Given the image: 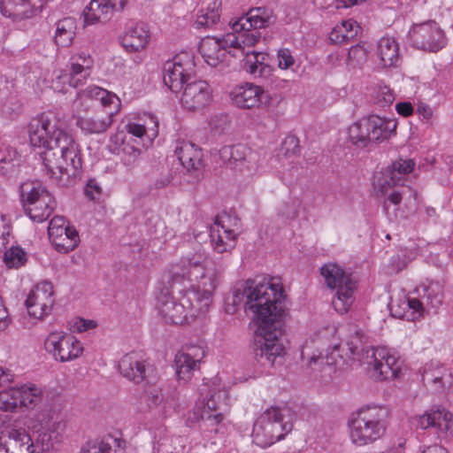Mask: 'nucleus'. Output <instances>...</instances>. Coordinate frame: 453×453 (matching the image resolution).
<instances>
[{"mask_svg":"<svg viewBox=\"0 0 453 453\" xmlns=\"http://www.w3.org/2000/svg\"><path fill=\"white\" fill-rule=\"evenodd\" d=\"M181 355H184L185 357H189L188 359L192 361L191 363L194 364H200L202 359L204 357L205 353L203 348L199 346H189L186 349V350H183L181 352H179Z\"/></svg>","mask_w":453,"mask_h":453,"instance_id":"nucleus-53","label":"nucleus"},{"mask_svg":"<svg viewBox=\"0 0 453 453\" xmlns=\"http://www.w3.org/2000/svg\"><path fill=\"white\" fill-rule=\"evenodd\" d=\"M45 0H0V10L3 15L12 16V12L7 9V4H12L14 7H22V10H15L16 14H22L29 18L42 11Z\"/></svg>","mask_w":453,"mask_h":453,"instance_id":"nucleus-32","label":"nucleus"},{"mask_svg":"<svg viewBox=\"0 0 453 453\" xmlns=\"http://www.w3.org/2000/svg\"><path fill=\"white\" fill-rule=\"evenodd\" d=\"M65 219L60 216H55L50 221L48 227L49 238L58 237L62 234H65L67 228L65 225Z\"/></svg>","mask_w":453,"mask_h":453,"instance_id":"nucleus-49","label":"nucleus"},{"mask_svg":"<svg viewBox=\"0 0 453 453\" xmlns=\"http://www.w3.org/2000/svg\"><path fill=\"white\" fill-rule=\"evenodd\" d=\"M227 34L225 36V43L230 45L232 50H239L242 57H245V47L254 46L259 40L261 35L257 30L243 29Z\"/></svg>","mask_w":453,"mask_h":453,"instance_id":"nucleus-29","label":"nucleus"},{"mask_svg":"<svg viewBox=\"0 0 453 453\" xmlns=\"http://www.w3.org/2000/svg\"><path fill=\"white\" fill-rule=\"evenodd\" d=\"M376 355L379 356V360H384V364L392 367L394 370L400 372V367L397 365V360L395 357L391 356L386 349H375Z\"/></svg>","mask_w":453,"mask_h":453,"instance_id":"nucleus-55","label":"nucleus"},{"mask_svg":"<svg viewBox=\"0 0 453 453\" xmlns=\"http://www.w3.org/2000/svg\"><path fill=\"white\" fill-rule=\"evenodd\" d=\"M299 150V140L295 135L287 136L280 146V152L286 157L296 155Z\"/></svg>","mask_w":453,"mask_h":453,"instance_id":"nucleus-50","label":"nucleus"},{"mask_svg":"<svg viewBox=\"0 0 453 453\" xmlns=\"http://www.w3.org/2000/svg\"><path fill=\"white\" fill-rule=\"evenodd\" d=\"M278 62L280 68L288 69L294 65L295 59L288 49H281L278 51Z\"/></svg>","mask_w":453,"mask_h":453,"instance_id":"nucleus-57","label":"nucleus"},{"mask_svg":"<svg viewBox=\"0 0 453 453\" xmlns=\"http://www.w3.org/2000/svg\"><path fill=\"white\" fill-rule=\"evenodd\" d=\"M105 2L112 13H114L115 12H121L127 3V0H105Z\"/></svg>","mask_w":453,"mask_h":453,"instance_id":"nucleus-64","label":"nucleus"},{"mask_svg":"<svg viewBox=\"0 0 453 453\" xmlns=\"http://www.w3.org/2000/svg\"><path fill=\"white\" fill-rule=\"evenodd\" d=\"M0 453H36L30 435L22 427L6 426L0 435Z\"/></svg>","mask_w":453,"mask_h":453,"instance_id":"nucleus-19","label":"nucleus"},{"mask_svg":"<svg viewBox=\"0 0 453 453\" xmlns=\"http://www.w3.org/2000/svg\"><path fill=\"white\" fill-rule=\"evenodd\" d=\"M194 415L200 421V427L207 432L218 433V426L223 420L220 412H213L203 404H196Z\"/></svg>","mask_w":453,"mask_h":453,"instance_id":"nucleus-36","label":"nucleus"},{"mask_svg":"<svg viewBox=\"0 0 453 453\" xmlns=\"http://www.w3.org/2000/svg\"><path fill=\"white\" fill-rule=\"evenodd\" d=\"M76 20L72 17H66L58 20L56 24L55 42L61 47H69L75 36Z\"/></svg>","mask_w":453,"mask_h":453,"instance_id":"nucleus-34","label":"nucleus"},{"mask_svg":"<svg viewBox=\"0 0 453 453\" xmlns=\"http://www.w3.org/2000/svg\"><path fill=\"white\" fill-rule=\"evenodd\" d=\"M220 0H213L205 9H201L197 14L196 24L197 27H210L216 24L220 17L219 7Z\"/></svg>","mask_w":453,"mask_h":453,"instance_id":"nucleus-40","label":"nucleus"},{"mask_svg":"<svg viewBox=\"0 0 453 453\" xmlns=\"http://www.w3.org/2000/svg\"><path fill=\"white\" fill-rule=\"evenodd\" d=\"M11 396L12 402L8 403L6 410L13 411L18 407L33 409L42 401V391L34 384H26L12 388Z\"/></svg>","mask_w":453,"mask_h":453,"instance_id":"nucleus-24","label":"nucleus"},{"mask_svg":"<svg viewBox=\"0 0 453 453\" xmlns=\"http://www.w3.org/2000/svg\"><path fill=\"white\" fill-rule=\"evenodd\" d=\"M395 128L396 123L393 120L371 115L349 127V138L357 147L365 148L371 143L388 139Z\"/></svg>","mask_w":453,"mask_h":453,"instance_id":"nucleus-8","label":"nucleus"},{"mask_svg":"<svg viewBox=\"0 0 453 453\" xmlns=\"http://www.w3.org/2000/svg\"><path fill=\"white\" fill-rule=\"evenodd\" d=\"M178 159L188 172H194V179L198 181L203 178L201 171L203 154L196 145L190 142H182L175 149Z\"/></svg>","mask_w":453,"mask_h":453,"instance_id":"nucleus-23","label":"nucleus"},{"mask_svg":"<svg viewBox=\"0 0 453 453\" xmlns=\"http://www.w3.org/2000/svg\"><path fill=\"white\" fill-rule=\"evenodd\" d=\"M359 28L355 20H345L332 30L329 39L336 44L347 42L357 36Z\"/></svg>","mask_w":453,"mask_h":453,"instance_id":"nucleus-38","label":"nucleus"},{"mask_svg":"<svg viewBox=\"0 0 453 453\" xmlns=\"http://www.w3.org/2000/svg\"><path fill=\"white\" fill-rule=\"evenodd\" d=\"M163 403L161 389L157 387H150L141 395L138 401V409L142 412H147L157 409Z\"/></svg>","mask_w":453,"mask_h":453,"instance_id":"nucleus-39","label":"nucleus"},{"mask_svg":"<svg viewBox=\"0 0 453 453\" xmlns=\"http://www.w3.org/2000/svg\"><path fill=\"white\" fill-rule=\"evenodd\" d=\"M417 111L424 119H429L433 116V110L431 107L427 104L422 102L418 104Z\"/></svg>","mask_w":453,"mask_h":453,"instance_id":"nucleus-62","label":"nucleus"},{"mask_svg":"<svg viewBox=\"0 0 453 453\" xmlns=\"http://www.w3.org/2000/svg\"><path fill=\"white\" fill-rule=\"evenodd\" d=\"M212 100V89L202 80H189L182 88L181 105L190 111H199L209 105Z\"/></svg>","mask_w":453,"mask_h":453,"instance_id":"nucleus-17","label":"nucleus"},{"mask_svg":"<svg viewBox=\"0 0 453 453\" xmlns=\"http://www.w3.org/2000/svg\"><path fill=\"white\" fill-rule=\"evenodd\" d=\"M363 334L357 331L346 342V357L340 354V346H334V349L324 356H312L309 365H318L322 369L324 365L342 367L343 365H350L357 361L360 365H365L371 376L375 380H391L397 377L399 372L384 364V360H379L375 349L365 345Z\"/></svg>","mask_w":453,"mask_h":453,"instance_id":"nucleus-4","label":"nucleus"},{"mask_svg":"<svg viewBox=\"0 0 453 453\" xmlns=\"http://www.w3.org/2000/svg\"><path fill=\"white\" fill-rule=\"evenodd\" d=\"M113 13L105 0H91L84 12L85 20L88 23L106 22Z\"/></svg>","mask_w":453,"mask_h":453,"instance_id":"nucleus-37","label":"nucleus"},{"mask_svg":"<svg viewBox=\"0 0 453 453\" xmlns=\"http://www.w3.org/2000/svg\"><path fill=\"white\" fill-rule=\"evenodd\" d=\"M395 109L397 112L403 117L411 116L413 113V106L409 102L397 104Z\"/></svg>","mask_w":453,"mask_h":453,"instance_id":"nucleus-60","label":"nucleus"},{"mask_svg":"<svg viewBox=\"0 0 453 453\" xmlns=\"http://www.w3.org/2000/svg\"><path fill=\"white\" fill-rule=\"evenodd\" d=\"M418 426L422 429L435 427L441 432L453 434V415L445 409L431 410L419 417Z\"/></svg>","mask_w":453,"mask_h":453,"instance_id":"nucleus-27","label":"nucleus"},{"mask_svg":"<svg viewBox=\"0 0 453 453\" xmlns=\"http://www.w3.org/2000/svg\"><path fill=\"white\" fill-rule=\"evenodd\" d=\"M180 264L170 272L173 287L180 283L187 291H194L197 296L196 307L207 311L212 294L220 284L222 266L203 254L182 259Z\"/></svg>","mask_w":453,"mask_h":453,"instance_id":"nucleus-3","label":"nucleus"},{"mask_svg":"<svg viewBox=\"0 0 453 453\" xmlns=\"http://www.w3.org/2000/svg\"><path fill=\"white\" fill-rule=\"evenodd\" d=\"M44 349L55 360L62 363L76 359L83 352L80 341L62 332L50 333L44 341Z\"/></svg>","mask_w":453,"mask_h":453,"instance_id":"nucleus-13","label":"nucleus"},{"mask_svg":"<svg viewBox=\"0 0 453 453\" xmlns=\"http://www.w3.org/2000/svg\"><path fill=\"white\" fill-rule=\"evenodd\" d=\"M219 155L223 164L242 173H252L257 168L255 155L245 144L224 146L219 150Z\"/></svg>","mask_w":453,"mask_h":453,"instance_id":"nucleus-16","label":"nucleus"},{"mask_svg":"<svg viewBox=\"0 0 453 453\" xmlns=\"http://www.w3.org/2000/svg\"><path fill=\"white\" fill-rule=\"evenodd\" d=\"M127 157L124 158L125 164H132L141 154V150L135 148L134 145L127 142L121 149V151Z\"/></svg>","mask_w":453,"mask_h":453,"instance_id":"nucleus-56","label":"nucleus"},{"mask_svg":"<svg viewBox=\"0 0 453 453\" xmlns=\"http://www.w3.org/2000/svg\"><path fill=\"white\" fill-rule=\"evenodd\" d=\"M230 97L234 105L243 109L271 106L279 103L276 94L272 95L262 87L252 83L235 87L231 91Z\"/></svg>","mask_w":453,"mask_h":453,"instance_id":"nucleus-11","label":"nucleus"},{"mask_svg":"<svg viewBox=\"0 0 453 453\" xmlns=\"http://www.w3.org/2000/svg\"><path fill=\"white\" fill-rule=\"evenodd\" d=\"M409 38L413 47L423 50L436 52L445 45L444 33L434 21L414 25Z\"/></svg>","mask_w":453,"mask_h":453,"instance_id":"nucleus-14","label":"nucleus"},{"mask_svg":"<svg viewBox=\"0 0 453 453\" xmlns=\"http://www.w3.org/2000/svg\"><path fill=\"white\" fill-rule=\"evenodd\" d=\"M126 134L123 131H118L110 137L108 148L111 153L119 154L124 144H127Z\"/></svg>","mask_w":453,"mask_h":453,"instance_id":"nucleus-52","label":"nucleus"},{"mask_svg":"<svg viewBox=\"0 0 453 453\" xmlns=\"http://www.w3.org/2000/svg\"><path fill=\"white\" fill-rule=\"evenodd\" d=\"M287 296L281 285L272 281L248 280L234 288L226 299V311L234 314L238 307L255 314L257 329L253 343L256 360L263 365H273L285 354L282 342L284 319L287 315Z\"/></svg>","mask_w":453,"mask_h":453,"instance_id":"nucleus-1","label":"nucleus"},{"mask_svg":"<svg viewBox=\"0 0 453 453\" xmlns=\"http://www.w3.org/2000/svg\"><path fill=\"white\" fill-rule=\"evenodd\" d=\"M84 192L87 197L95 201L100 197L102 188L95 179H91L87 182Z\"/></svg>","mask_w":453,"mask_h":453,"instance_id":"nucleus-54","label":"nucleus"},{"mask_svg":"<svg viewBox=\"0 0 453 453\" xmlns=\"http://www.w3.org/2000/svg\"><path fill=\"white\" fill-rule=\"evenodd\" d=\"M119 370L123 377L139 384L142 381L150 382L153 369L137 352H130L123 356L119 362Z\"/></svg>","mask_w":453,"mask_h":453,"instance_id":"nucleus-20","label":"nucleus"},{"mask_svg":"<svg viewBox=\"0 0 453 453\" xmlns=\"http://www.w3.org/2000/svg\"><path fill=\"white\" fill-rule=\"evenodd\" d=\"M28 134L33 147L45 149L40 155L50 178L59 186L68 185L82 164L78 143L46 113L31 120Z\"/></svg>","mask_w":453,"mask_h":453,"instance_id":"nucleus-2","label":"nucleus"},{"mask_svg":"<svg viewBox=\"0 0 453 453\" xmlns=\"http://www.w3.org/2000/svg\"><path fill=\"white\" fill-rule=\"evenodd\" d=\"M220 398L219 393H215L213 395H211V396L206 400V402L203 400L201 404L203 406H206L209 410L212 411L213 412H219L218 410L219 409L218 399Z\"/></svg>","mask_w":453,"mask_h":453,"instance_id":"nucleus-59","label":"nucleus"},{"mask_svg":"<svg viewBox=\"0 0 453 453\" xmlns=\"http://www.w3.org/2000/svg\"><path fill=\"white\" fill-rule=\"evenodd\" d=\"M388 411L380 406H365L353 414L349 421L350 438L359 446L381 438L387 429Z\"/></svg>","mask_w":453,"mask_h":453,"instance_id":"nucleus-6","label":"nucleus"},{"mask_svg":"<svg viewBox=\"0 0 453 453\" xmlns=\"http://www.w3.org/2000/svg\"><path fill=\"white\" fill-rule=\"evenodd\" d=\"M127 127L128 133L137 138L142 137L146 132V129L142 125L128 124L127 126Z\"/></svg>","mask_w":453,"mask_h":453,"instance_id":"nucleus-61","label":"nucleus"},{"mask_svg":"<svg viewBox=\"0 0 453 453\" xmlns=\"http://www.w3.org/2000/svg\"><path fill=\"white\" fill-rule=\"evenodd\" d=\"M27 261V253L19 246H12L4 252V262L8 268H19L23 266Z\"/></svg>","mask_w":453,"mask_h":453,"instance_id":"nucleus-43","label":"nucleus"},{"mask_svg":"<svg viewBox=\"0 0 453 453\" xmlns=\"http://www.w3.org/2000/svg\"><path fill=\"white\" fill-rule=\"evenodd\" d=\"M189 357H185L184 355L179 352L175 356L176 375L178 380L188 381L191 379L194 371L198 369V364H192Z\"/></svg>","mask_w":453,"mask_h":453,"instance_id":"nucleus-42","label":"nucleus"},{"mask_svg":"<svg viewBox=\"0 0 453 453\" xmlns=\"http://www.w3.org/2000/svg\"><path fill=\"white\" fill-rule=\"evenodd\" d=\"M52 244L56 247L59 252L67 253L75 249V242L69 240L65 234H60L58 237L50 238Z\"/></svg>","mask_w":453,"mask_h":453,"instance_id":"nucleus-51","label":"nucleus"},{"mask_svg":"<svg viewBox=\"0 0 453 453\" xmlns=\"http://www.w3.org/2000/svg\"><path fill=\"white\" fill-rule=\"evenodd\" d=\"M73 60L69 73V84L73 88H78L89 77L93 59L89 55L83 53L79 55L77 58H73Z\"/></svg>","mask_w":453,"mask_h":453,"instance_id":"nucleus-31","label":"nucleus"},{"mask_svg":"<svg viewBox=\"0 0 453 453\" xmlns=\"http://www.w3.org/2000/svg\"><path fill=\"white\" fill-rule=\"evenodd\" d=\"M211 244L217 253L230 251L235 246L236 234L233 230L226 228L218 219L210 228Z\"/></svg>","mask_w":453,"mask_h":453,"instance_id":"nucleus-28","label":"nucleus"},{"mask_svg":"<svg viewBox=\"0 0 453 453\" xmlns=\"http://www.w3.org/2000/svg\"><path fill=\"white\" fill-rule=\"evenodd\" d=\"M296 414L289 408L266 410L254 424L253 441L266 448L283 439L293 429Z\"/></svg>","mask_w":453,"mask_h":453,"instance_id":"nucleus-7","label":"nucleus"},{"mask_svg":"<svg viewBox=\"0 0 453 453\" xmlns=\"http://www.w3.org/2000/svg\"><path fill=\"white\" fill-rule=\"evenodd\" d=\"M83 94L90 98H94V99H97V100L104 99V96H108L107 90H105L102 88L96 87V86L87 88L83 91Z\"/></svg>","mask_w":453,"mask_h":453,"instance_id":"nucleus-58","label":"nucleus"},{"mask_svg":"<svg viewBox=\"0 0 453 453\" xmlns=\"http://www.w3.org/2000/svg\"><path fill=\"white\" fill-rule=\"evenodd\" d=\"M366 50L363 46L357 44L349 50L347 65L353 68L360 67L366 61Z\"/></svg>","mask_w":453,"mask_h":453,"instance_id":"nucleus-46","label":"nucleus"},{"mask_svg":"<svg viewBox=\"0 0 453 453\" xmlns=\"http://www.w3.org/2000/svg\"><path fill=\"white\" fill-rule=\"evenodd\" d=\"M423 299L426 301L433 308L438 307L442 303V296L440 293L439 286L430 285L423 288Z\"/></svg>","mask_w":453,"mask_h":453,"instance_id":"nucleus-47","label":"nucleus"},{"mask_svg":"<svg viewBox=\"0 0 453 453\" xmlns=\"http://www.w3.org/2000/svg\"><path fill=\"white\" fill-rule=\"evenodd\" d=\"M54 302L53 287L51 283L44 281L31 290L26 300V306L30 316L42 319L51 312Z\"/></svg>","mask_w":453,"mask_h":453,"instance_id":"nucleus-18","label":"nucleus"},{"mask_svg":"<svg viewBox=\"0 0 453 453\" xmlns=\"http://www.w3.org/2000/svg\"><path fill=\"white\" fill-rule=\"evenodd\" d=\"M20 193L24 211L33 221L42 222L53 212L55 198L41 183H24Z\"/></svg>","mask_w":453,"mask_h":453,"instance_id":"nucleus-10","label":"nucleus"},{"mask_svg":"<svg viewBox=\"0 0 453 453\" xmlns=\"http://www.w3.org/2000/svg\"><path fill=\"white\" fill-rule=\"evenodd\" d=\"M267 55L262 52H255L247 50L243 57V66L247 72L255 77H262L269 73L270 65L265 64Z\"/></svg>","mask_w":453,"mask_h":453,"instance_id":"nucleus-35","label":"nucleus"},{"mask_svg":"<svg viewBox=\"0 0 453 453\" xmlns=\"http://www.w3.org/2000/svg\"><path fill=\"white\" fill-rule=\"evenodd\" d=\"M423 383L430 386L434 392L443 393L453 385L452 372L436 363L430 362L420 371Z\"/></svg>","mask_w":453,"mask_h":453,"instance_id":"nucleus-21","label":"nucleus"},{"mask_svg":"<svg viewBox=\"0 0 453 453\" xmlns=\"http://www.w3.org/2000/svg\"><path fill=\"white\" fill-rule=\"evenodd\" d=\"M372 97L373 104L381 108L390 106L395 101V95L388 86L377 87L374 89Z\"/></svg>","mask_w":453,"mask_h":453,"instance_id":"nucleus-45","label":"nucleus"},{"mask_svg":"<svg viewBox=\"0 0 453 453\" xmlns=\"http://www.w3.org/2000/svg\"><path fill=\"white\" fill-rule=\"evenodd\" d=\"M414 165L411 159L395 160L373 177L374 188L386 196L391 188L403 184L404 176L413 170Z\"/></svg>","mask_w":453,"mask_h":453,"instance_id":"nucleus-15","label":"nucleus"},{"mask_svg":"<svg viewBox=\"0 0 453 453\" xmlns=\"http://www.w3.org/2000/svg\"><path fill=\"white\" fill-rule=\"evenodd\" d=\"M274 22L273 11L266 7L250 9L245 15L236 19L231 26L234 31L252 28H264Z\"/></svg>","mask_w":453,"mask_h":453,"instance_id":"nucleus-22","label":"nucleus"},{"mask_svg":"<svg viewBox=\"0 0 453 453\" xmlns=\"http://www.w3.org/2000/svg\"><path fill=\"white\" fill-rule=\"evenodd\" d=\"M115 439L109 436L103 439L88 441L81 449V453H111V443Z\"/></svg>","mask_w":453,"mask_h":453,"instance_id":"nucleus-44","label":"nucleus"},{"mask_svg":"<svg viewBox=\"0 0 453 453\" xmlns=\"http://www.w3.org/2000/svg\"><path fill=\"white\" fill-rule=\"evenodd\" d=\"M13 381V374L9 370L0 366V386L4 387Z\"/></svg>","mask_w":453,"mask_h":453,"instance_id":"nucleus-63","label":"nucleus"},{"mask_svg":"<svg viewBox=\"0 0 453 453\" xmlns=\"http://www.w3.org/2000/svg\"><path fill=\"white\" fill-rule=\"evenodd\" d=\"M378 54L383 67L396 66L400 60L399 46L391 37H382L379 41Z\"/></svg>","mask_w":453,"mask_h":453,"instance_id":"nucleus-33","label":"nucleus"},{"mask_svg":"<svg viewBox=\"0 0 453 453\" xmlns=\"http://www.w3.org/2000/svg\"><path fill=\"white\" fill-rule=\"evenodd\" d=\"M147 25L137 23L126 28L120 38L121 45L128 52H137L146 48L150 41Z\"/></svg>","mask_w":453,"mask_h":453,"instance_id":"nucleus-26","label":"nucleus"},{"mask_svg":"<svg viewBox=\"0 0 453 453\" xmlns=\"http://www.w3.org/2000/svg\"><path fill=\"white\" fill-rule=\"evenodd\" d=\"M58 434L55 431L42 427L37 431V437L35 439V449L36 453L40 451H48L54 447L56 441H58Z\"/></svg>","mask_w":453,"mask_h":453,"instance_id":"nucleus-41","label":"nucleus"},{"mask_svg":"<svg viewBox=\"0 0 453 453\" xmlns=\"http://www.w3.org/2000/svg\"><path fill=\"white\" fill-rule=\"evenodd\" d=\"M168 283L173 294H178V296L162 292L157 297V308L165 322L180 325L188 322V318L194 319L206 313V311L196 307L197 296L194 291H187L185 288H181L180 283L173 287L171 274Z\"/></svg>","mask_w":453,"mask_h":453,"instance_id":"nucleus-5","label":"nucleus"},{"mask_svg":"<svg viewBox=\"0 0 453 453\" xmlns=\"http://www.w3.org/2000/svg\"><path fill=\"white\" fill-rule=\"evenodd\" d=\"M229 117L226 114H218L211 117L210 127L214 134H222L229 127Z\"/></svg>","mask_w":453,"mask_h":453,"instance_id":"nucleus-48","label":"nucleus"},{"mask_svg":"<svg viewBox=\"0 0 453 453\" xmlns=\"http://www.w3.org/2000/svg\"><path fill=\"white\" fill-rule=\"evenodd\" d=\"M113 123V112H107L104 115H94L90 117H81L76 120V125L82 132L88 134L104 133Z\"/></svg>","mask_w":453,"mask_h":453,"instance_id":"nucleus-30","label":"nucleus"},{"mask_svg":"<svg viewBox=\"0 0 453 453\" xmlns=\"http://www.w3.org/2000/svg\"><path fill=\"white\" fill-rule=\"evenodd\" d=\"M320 273L329 288L337 289L332 302L334 310L341 314L348 312L354 303L356 282L336 264L324 265Z\"/></svg>","mask_w":453,"mask_h":453,"instance_id":"nucleus-9","label":"nucleus"},{"mask_svg":"<svg viewBox=\"0 0 453 453\" xmlns=\"http://www.w3.org/2000/svg\"><path fill=\"white\" fill-rule=\"evenodd\" d=\"M199 50L204 61L213 67L224 60L226 52L237 57L236 52L232 50L230 45L225 43V36L221 39L207 38L203 40Z\"/></svg>","mask_w":453,"mask_h":453,"instance_id":"nucleus-25","label":"nucleus"},{"mask_svg":"<svg viewBox=\"0 0 453 453\" xmlns=\"http://www.w3.org/2000/svg\"><path fill=\"white\" fill-rule=\"evenodd\" d=\"M194 63L189 54L184 53L164 65L163 81L173 93H178L192 79Z\"/></svg>","mask_w":453,"mask_h":453,"instance_id":"nucleus-12","label":"nucleus"}]
</instances>
